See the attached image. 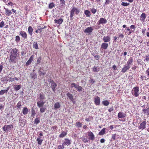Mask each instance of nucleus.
<instances>
[{
	"mask_svg": "<svg viewBox=\"0 0 149 149\" xmlns=\"http://www.w3.org/2000/svg\"><path fill=\"white\" fill-rule=\"evenodd\" d=\"M133 59L132 58H130L128 60L127 63V65L130 66V65H131Z\"/></svg>",
	"mask_w": 149,
	"mask_h": 149,
	"instance_id": "28",
	"label": "nucleus"
},
{
	"mask_svg": "<svg viewBox=\"0 0 149 149\" xmlns=\"http://www.w3.org/2000/svg\"><path fill=\"white\" fill-rule=\"evenodd\" d=\"M76 126L78 127H80L81 126V124L80 122H77L76 123Z\"/></svg>",
	"mask_w": 149,
	"mask_h": 149,
	"instance_id": "52",
	"label": "nucleus"
},
{
	"mask_svg": "<svg viewBox=\"0 0 149 149\" xmlns=\"http://www.w3.org/2000/svg\"><path fill=\"white\" fill-rule=\"evenodd\" d=\"M85 14L87 17H89L91 15V13L89 10H86L85 11Z\"/></svg>",
	"mask_w": 149,
	"mask_h": 149,
	"instance_id": "39",
	"label": "nucleus"
},
{
	"mask_svg": "<svg viewBox=\"0 0 149 149\" xmlns=\"http://www.w3.org/2000/svg\"><path fill=\"white\" fill-rule=\"evenodd\" d=\"M57 128V125H55L52 126V129L53 130H56V129Z\"/></svg>",
	"mask_w": 149,
	"mask_h": 149,
	"instance_id": "61",
	"label": "nucleus"
},
{
	"mask_svg": "<svg viewBox=\"0 0 149 149\" xmlns=\"http://www.w3.org/2000/svg\"><path fill=\"white\" fill-rule=\"evenodd\" d=\"M21 106L22 105L21 102L19 101L18 102L17 105V107L18 108H20Z\"/></svg>",
	"mask_w": 149,
	"mask_h": 149,
	"instance_id": "45",
	"label": "nucleus"
},
{
	"mask_svg": "<svg viewBox=\"0 0 149 149\" xmlns=\"http://www.w3.org/2000/svg\"><path fill=\"white\" fill-rule=\"evenodd\" d=\"M40 120L38 118H36L35 119L34 121V123L35 124L37 125L39 123H40Z\"/></svg>",
	"mask_w": 149,
	"mask_h": 149,
	"instance_id": "42",
	"label": "nucleus"
},
{
	"mask_svg": "<svg viewBox=\"0 0 149 149\" xmlns=\"http://www.w3.org/2000/svg\"><path fill=\"white\" fill-rule=\"evenodd\" d=\"M54 108L59 109L61 107V105L59 102H57L54 104Z\"/></svg>",
	"mask_w": 149,
	"mask_h": 149,
	"instance_id": "27",
	"label": "nucleus"
},
{
	"mask_svg": "<svg viewBox=\"0 0 149 149\" xmlns=\"http://www.w3.org/2000/svg\"><path fill=\"white\" fill-rule=\"evenodd\" d=\"M60 3L62 6H63L65 5V2L64 0H60Z\"/></svg>",
	"mask_w": 149,
	"mask_h": 149,
	"instance_id": "44",
	"label": "nucleus"
},
{
	"mask_svg": "<svg viewBox=\"0 0 149 149\" xmlns=\"http://www.w3.org/2000/svg\"><path fill=\"white\" fill-rule=\"evenodd\" d=\"M110 3V1L109 0H106V2L105 3V4H108L109 3Z\"/></svg>",
	"mask_w": 149,
	"mask_h": 149,
	"instance_id": "63",
	"label": "nucleus"
},
{
	"mask_svg": "<svg viewBox=\"0 0 149 149\" xmlns=\"http://www.w3.org/2000/svg\"><path fill=\"white\" fill-rule=\"evenodd\" d=\"M31 77V78L35 79L37 77V75L36 73L33 72L31 73L30 74Z\"/></svg>",
	"mask_w": 149,
	"mask_h": 149,
	"instance_id": "32",
	"label": "nucleus"
},
{
	"mask_svg": "<svg viewBox=\"0 0 149 149\" xmlns=\"http://www.w3.org/2000/svg\"><path fill=\"white\" fill-rule=\"evenodd\" d=\"M39 97L40 100H45L46 99L45 95L43 93H40L39 94Z\"/></svg>",
	"mask_w": 149,
	"mask_h": 149,
	"instance_id": "30",
	"label": "nucleus"
},
{
	"mask_svg": "<svg viewBox=\"0 0 149 149\" xmlns=\"http://www.w3.org/2000/svg\"><path fill=\"white\" fill-rule=\"evenodd\" d=\"M4 9L5 10L6 15V16H10L12 13L11 11L8 8H4Z\"/></svg>",
	"mask_w": 149,
	"mask_h": 149,
	"instance_id": "18",
	"label": "nucleus"
},
{
	"mask_svg": "<svg viewBox=\"0 0 149 149\" xmlns=\"http://www.w3.org/2000/svg\"><path fill=\"white\" fill-rule=\"evenodd\" d=\"M95 58V59H96L97 60H98L99 59V56L98 55H96L94 56Z\"/></svg>",
	"mask_w": 149,
	"mask_h": 149,
	"instance_id": "64",
	"label": "nucleus"
},
{
	"mask_svg": "<svg viewBox=\"0 0 149 149\" xmlns=\"http://www.w3.org/2000/svg\"><path fill=\"white\" fill-rule=\"evenodd\" d=\"M108 44L107 43L104 42L101 44V48L104 49H106L108 47Z\"/></svg>",
	"mask_w": 149,
	"mask_h": 149,
	"instance_id": "16",
	"label": "nucleus"
},
{
	"mask_svg": "<svg viewBox=\"0 0 149 149\" xmlns=\"http://www.w3.org/2000/svg\"><path fill=\"white\" fill-rule=\"evenodd\" d=\"M96 10L95 8H92L91 9V11L93 14H94L96 12Z\"/></svg>",
	"mask_w": 149,
	"mask_h": 149,
	"instance_id": "58",
	"label": "nucleus"
},
{
	"mask_svg": "<svg viewBox=\"0 0 149 149\" xmlns=\"http://www.w3.org/2000/svg\"><path fill=\"white\" fill-rule=\"evenodd\" d=\"M55 6V4L53 3H51L49 5V8L50 9H52Z\"/></svg>",
	"mask_w": 149,
	"mask_h": 149,
	"instance_id": "38",
	"label": "nucleus"
},
{
	"mask_svg": "<svg viewBox=\"0 0 149 149\" xmlns=\"http://www.w3.org/2000/svg\"><path fill=\"white\" fill-rule=\"evenodd\" d=\"M98 22L99 24H106L107 23V21L106 19L101 18H100Z\"/></svg>",
	"mask_w": 149,
	"mask_h": 149,
	"instance_id": "19",
	"label": "nucleus"
},
{
	"mask_svg": "<svg viewBox=\"0 0 149 149\" xmlns=\"http://www.w3.org/2000/svg\"><path fill=\"white\" fill-rule=\"evenodd\" d=\"M41 69H39V74L40 75H44L45 74V73L42 72V71L41 70Z\"/></svg>",
	"mask_w": 149,
	"mask_h": 149,
	"instance_id": "48",
	"label": "nucleus"
},
{
	"mask_svg": "<svg viewBox=\"0 0 149 149\" xmlns=\"http://www.w3.org/2000/svg\"><path fill=\"white\" fill-rule=\"evenodd\" d=\"M33 29L31 26H29L28 28V32L29 34L31 36L33 34Z\"/></svg>",
	"mask_w": 149,
	"mask_h": 149,
	"instance_id": "21",
	"label": "nucleus"
},
{
	"mask_svg": "<svg viewBox=\"0 0 149 149\" xmlns=\"http://www.w3.org/2000/svg\"><path fill=\"white\" fill-rule=\"evenodd\" d=\"M111 40V37L109 36H105L103 38V40L105 42H109Z\"/></svg>",
	"mask_w": 149,
	"mask_h": 149,
	"instance_id": "11",
	"label": "nucleus"
},
{
	"mask_svg": "<svg viewBox=\"0 0 149 149\" xmlns=\"http://www.w3.org/2000/svg\"><path fill=\"white\" fill-rule=\"evenodd\" d=\"M102 103L104 106H107L109 104V102L107 100L103 101Z\"/></svg>",
	"mask_w": 149,
	"mask_h": 149,
	"instance_id": "31",
	"label": "nucleus"
},
{
	"mask_svg": "<svg viewBox=\"0 0 149 149\" xmlns=\"http://www.w3.org/2000/svg\"><path fill=\"white\" fill-rule=\"evenodd\" d=\"M36 113L35 112V111L34 110H33L32 111V114L31 116L33 117H34L36 115Z\"/></svg>",
	"mask_w": 149,
	"mask_h": 149,
	"instance_id": "57",
	"label": "nucleus"
},
{
	"mask_svg": "<svg viewBox=\"0 0 149 149\" xmlns=\"http://www.w3.org/2000/svg\"><path fill=\"white\" fill-rule=\"evenodd\" d=\"M130 4L129 3H125L122 2L121 3V5L124 6H127Z\"/></svg>",
	"mask_w": 149,
	"mask_h": 149,
	"instance_id": "46",
	"label": "nucleus"
},
{
	"mask_svg": "<svg viewBox=\"0 0 149 149\" xmlns=\"http://www.w3.org/2000/svg\"><path fill=\"white\" fill-rule=\"evenodd\" d=\"M79 10L78 8L75 7H73L70 12V17L71 18H72L73 17L75 13L76 14H77L79 13Z\"/></svg>",
	"mask_w": 149,
	"mask_h": 149,
	"instance_id": "4",
	"label": "nucleus"
},
{
	"mask_svg": "<svg viewBox=\"0 0 149 149\" xmlns=\"http://www.w3.org/2000/svg\"><path fill=\"white\" fill-rule=\"evenodd\" d=\"M67 134L66 132L63 131L59 135V137L61 138H63L66 136Z\"/></svg>",
	"mask_w": 149,
	"mask_h": 149,
	"instance_id": "29",
	"label": "nucleus"
},
{
	"mask_svg": "<svg viewBox=\"0 0 149 149\" xmlns=\"http://www.w3.org/2000/svg\"><path fill=\"white\" fill-rule=\"evenodd\" d=\"M64 148V146L63 145L62 143V145H59L58 146V149H63Z\"/></svg>",
	"mask_w": 149,
	"mask_h": 149,
	"instance_id": "54",
	"label": "nucleus"
},
{
	"mask_svg": "<svg viewBox=\"0 0 149 149\" xmlns=\"http://www.w3.org/2000/svg\"><path fill=\"white\" fill-rule=\"evenodd\" d=\"M94 101L96 105H99L100 102V98L98 96L95 97L94 98Z\"/></svg>",
	"mask_w": 149,
	"mask_h": 149,
	"instance_id": "8",
	"label": "nucleus"
},
{
	"mask_svg": "<svg viewBox=\"0 0 149 149\" xmlns=\"http://www.w3.org/2000/svg\"><path fill=\"white\" fill-rule=\"evenodd\" d=\"M5 25L4 22L3 21H2L0 23V28L3 27Z\"/></svg>",
	"mask_w": 149,
	"mask_h": 149,
	"instance_id": "53",
	"label": "nucleus"
},
{
	"mask_svg": "<svg viewBox=\"0 0 149 149\" xmlns=\"http://www.w3.org/2000/svg\"><path fill=\"white\" fill-rule=\"evenodd\" d=\"M118 117L119 118H123L125 117L126 114L122 112H119L118 113Z\"/></svg>",
	"mask_w": 149,
	"mask_h": 149,
	"instance_id": "22",
	"label": "nucleus"
},
{
	"mask_svg": "<svg viewBox=\"0 0 149 149\" xmlns=\"http://www.w3.org/2000/svg\"><path fill=\"white\" fill-rule=\"evenodd\" d=\"M15 80L17 81L18 80V79L17 77H15L13 78H10L9 80V81L10 82H13V81Z\"/></svg>",
	"mask_w": 149,
	"mask_h": 149,
	"instance_id": "37",
	"label": "nucleus"
},
{
	"mask_svg": "<svg viewBox=\"0 0 149 149\" xmlns=\"http://www.w3.org/2000/svg\"><path fill=\"white\" fill-rule=\"evenodd\" d=\"M145 73L148 77H149V68H148L146 70Z\"/></svg>",
	"mask_w": 149,
	"mask_h": 149,
	"instance_id": "51",
	"label": "nucleus"
},
{
	"mask_svg": "<svg viewBox=\"0 0 149 149\" xmlns=\"http://www.w3.org/2000/svg\"><path fill=\"white\" fill-rule=\"evenodd\" d=\"M50 82L51 83V87L53 91L55 92L56 88L57 86L56 84L52 80L50 81Z\"/></svg>",
	"mask_w": 149,
	"mask_h": 149,
	"instance_id": "5",
	"label": "nucleus"
},
{
	"mask_svg": "<svg viewBox=\"0 0 149 149\" xmlns=\"http://www.w3.org/2000/svg\"><path fill=\"white\" fill-rule=\"evenodd\" d=\"M76 89L78 91L80 92L82 91V87L78 85Z\"/></svg>",
	"mask_w": 149,
	"mask_h": 149,
	"instance_id": "49",
	"label": "nucleus"
},
{
	"mask_svg": "<svg viewBox=\"0 0 149 149\" xmlns=\"http://www.w3.org/2000/svg\"><path fill=\"white\" fill-rule=\"evenodd\" d=\"M146 60L147 61H149V54H147L146 55Z\"/></svg>",
	"mask_w": 149,
	"mask_h": 149,
	"instance_id": "59",
	"label": "nucleus"
},
{
	"mask_svg": "<svg viewBox=\"0 0 149 149\" xmlns=\"http://www.w3.org/2000/svg\"><path fill=\"white\" fill-rule=\"evenodd\" d=\"M93 29L92 27H89L86 28L84 32L88 33L90 34L92 32Z\"/></svg>",
	"mask_w": 149,
	"mask_h": 149,
	"instance_id": "15",
	"label": "nucleus"
},
{
	"mask_svg": "<svg viewBox=\"0 0 149 149\" xmlns=\"http://www.w3.org/2000/svg\"><path fill=\"white\" fill-rule=\"evenodd\" d=\"M19 35L24 39L27 38V34L24 31H21L19 32Z\"/></svg>",
	"mask_w": 149,
	"mask_h": 149,
	"instance_id": "10",
	"label": "nucleus"
},
{
	"mask_svg": "<svg viewBox=\"0 0 149 149\" xmlns=\"http://www.w3.org/2000/svg\"><path fill=\"white\" fill-rule=\"evenodd\" d=\"M130 68V66L127 65H125L123 67V68L121 72H123L125 73L127 70H128Z\"/></svg>",
	"mask_w": 149,
	"mask_h": 149,
	"instance_id": "13",
	"label": "nucleus"
},
{
	"mask_svg": "<svg viewBox=\"0 0 149 149\" xmlns=\"http://www.w3.org/2000/svg\"><path fill=\"white\" fill-rule=\"evenodd\" d=\"M87 134L89 139L92 140H93L95 139L94 135L93 133L91 132H88Z\"/></svg>",
	"mask_w": 149,
	"mask_h": 149,
	"instance_id": "12",
	"label": "nucleus"
},
{
	"mask_svg": "<svg viewBox=\"0 0 149 149\" xmlns=\"http://www.w3.org/2000/svg\"><path fill=\"white\" fill-rule=\"evenodd\" d=\"M7 93V90H2L0 91V95H2L5 93Z\"/></svg>",
	"mask_w": 149,
	"mask_h": 149,
	"instance_id": "35",
	"label": "nucleus"
},
{
	"mask_svg": "<svg viewBox=\"0 0 149 149\" xmlns=\"http://www.w3.org/2000/svg\"><path fill=\"white\" fill-rule=\"evenodd\" d=\"M67 96L69 98V99L71 100V101L73 102L74 99L72 95L70 94V93H68L66 94Z\"/></svg>",
	"mask_w": 149,
	"mask_h": 149,
	"instance_id": "24",
	"label": "nucleus"
},
{
	"mask_svg": "<svg viewBox=\"0 0 149 149\" xmlns=\"http://www.w3.org/2000/svg\"><path fill=\"white\" fill-rule=\"evenodd\" d=\"M40 108V111L42 113L45 112L46 109V107H42Z\"/></svg>",
	"mask_w": 149,
	"mask_h": 149,
	"instance_id": "41",
	"label": "nucleus"
},
{
	"mask_svg": "<svg viewBox=\"0 0 149 149\" xmlns=\"http://www.w3.org/2000/svg\"><path fill=\"white\" fill-rule=\"evenodd\" d=\"M20 40V38L19 36H17L15 37V40L17 42L19 41Z\"/></svg>",
	"mask_w": 149,
	"mask_h": 149,
	"instance_id": "47",
	"label": "nucleus"
},
{
	"mask_svg": "<svg viewBox=\"0 0 149 149\" xmlns=\"http://www.w3.org/2000/svg\"><path fill=\"white\" fill-rule=\"evenodd\" d=\"M105 128L102 129L99 132V135H102L104 134L105 133Z\"/></svg>",
	"mask_w": 149,
	"mask_h": 149,
	"instance_id": "33",
	"label": "nucleus"
},
{
	"mask_svg": "<svg viewBox=\"0 0 149 149\" xmlns=\"http://www.w3.org/2000/svg\"><path fill=\"white\" fill-rule=\"evenodd\" d=\"M123 27L125 28V30L124 31L125 33H127L128 35H130L132 33L134 32L136 27L135 25H131L130 26V28L129 27H127L126 25H124Z\"/></svg>",
	"mask_w": 149,
	"mask_h": 149,
	"instance_id": "2",
	"label": "nucleus"
},
{
	"mask_svg": "<svg viewBox=\"0 0 149 149\" xmlns=\"http://www.w3.org/2000/svg\"><path fill=\"white\" fill-rule=\"evenodd\" d=\"M140 20L141 22H144L145 21L146 17V15L145 13H142L140 16Z\"/></svg>",
	"mask_w": 149,
	"mask_h": 149,
	"instance_id": "20",
	"label": "nucleus"
},
{
	"mask_svg": "<svg viewBox=\"0 0 149 149\" xmlns=\"http://www.w3.org/2000/svg\"><path fill=\"white\" fill-rule=\"evenodd\" d=\"M33 58L34 56L32 55L31 56L29 59L26 62V66H28L31 63L33 59Z\"/></svg>",
	"mask_w": 149,
	"mask_h": 149,
	"instance_id": "14",
	"label": "nucleus"
},
{
	"mask_svg": "<svg viewBox=\"0 0 149 149\" xmlns=\"http://www.w3.org/2000/svg\"><path fill=\"white\" fill-rule=\"evenodd\" d=\"M47 27V26H45L43 27V28H39V29H40L41 30H39V33H42V30L43 29H45Z\"/></svg>",
	"mask_w": 149,
	"mask_h": 149,
	"instance_id": "56",
	"label": "nucleus"
},
{
	"mask_svg": "<svg viewBox=\"0 0 149 149\" xmlns=\"http://www.w3.org/2000/svg\"><path fill=\"white\" fill-rule=\"evenodd\" d=\"M12 127H13V125H5L2 128L4 131L7 132L8 130H10Z\"/></svg>",
	"mask_w": 149,
	"mask_h": 149,
	"instance_id": "6",
	"label": "nucleus"
},
{
	"mask_svg": "<svg viewBox=\"0 0 149 149\" xmlns=\"http://www.w3.org/2000/svg\"><path fill=\"white\" fill-rule=\"evenodd\" d=\"M45 103V102L42 101H40L37 102V105L39 108L43 107L44 104Z\"/></svg>",
	"mask_w": 149,
	"mask_h": 149,
	"instance_id": "17",
	"label": "nucleus"
},
{
	"mask_svg": "<svg viewBox=\"0 0 149 149\" xmlns=\"http://www.w3.org/2000/svg\"><path fill=\"white\" fill-rule=\"evenodd\" d=\"M131 93L133 96L137 97L139 94V87L137 86L134 87L132 90Z\"/></svg>",
	"mask_w": 149,
	"mask_h": 149,
	"instance_id": "3",
	"label": "nucleus"
},
{
	"mask_svg": "<svg viewBox=\"0 0 149 149\" xmlns=\"http://www.w3.org/2000/svg\"><path fill=\"white\" fill-rule=\"evenodd\" d=\"M71 86L72 87H74L75 88H76L78 86V85L74 83H72L71 84Z\"/></svg>",
	"mask_w": 149,
	"mask_h": 149,
	"instance_id": "43",
	"label": "nucleus"
},
{
	"mask_svg": "<svg viewBox=\"0 0 149 149\" xmlns=\"http://www.w3.org/2000/svg\"><path fill=\"white\" fill-rule=\"evenodd\" d=\"M63 20L62 18H60L58 20L55 19L54 22L55 23H56L59 24H60L63 22Z\"/></svg>",
	"mask_w": 149,
	"mask_h": 149,
	"instance_id": "25",
	"label": "nucleus"
},
{
	"mask_svg": "<svg viewBox=\"0 0 149 149\" xmlns=\"http://www.w3.org/2000/svg\"><path fill=\"white\" fill-rule=\"evenodd\" d=\"M41 57H39L37 61V64H39L41 61Z\"/></svg>",
	"mask_w": 149,
	"mask_h": 149,
	"instance_id": "50",
	"label": "nucleus"
},
{
	"mask_svg": "<svg viewBox=\"0 0 149 149\" xmlns=\"http://www.w3.org/2000/svg\"><path fill=\"white\" fill-rule=\"evenodd\" d=\"M6 4L7 5H10L11 6H13V3L11 2H9L8 3H6Z\"/></svg>",
	"mask_w": 149,
	"mask_h": 149,
	"instance_id": "60",
	"label": "nucleus"
},
{
	"mask_svg": "<svg viewBox=\"0 0 149 149\" xmlns=\"http://www.w3.org/2000/svg\"><path fill=\"white\" fill-rule=\"evenodd\" d=\"M36 141H37L39 145H41L42 141V139H41L40 137L38 138L37 139Z\"/></svg>",
	"mask_w": 149,
	"mask_h": 149,
	"instance_id": "34",
	"label": "nucleus"
},
{
	"mask_svg": "<svg viewBox=\"0 0 149 149\" xmlns=\"http://www.w3.org/2000/svg\"><path fill=\"white\" fill-rule=\"evenodd\" d=\"M29 112V109L26 107H24L22 111L23 114L24 115L26 114Z\"/></svg>",
	"mask_w": 149,
	"mask_h": 149,
	"instance_id": "23",
	"label": "nucleus"
},
{
	"mask_svg": "<svg viewBox=\"0 0 149 149\" xmlns=\"http://www.w3.org/2000/svg\"><path fill=\"white\" fill-rule=\"evenodd\" d=\"M71 140L69 139H68L65 138L64 139V142L63 143V145L65 146H69L71 143Z\"/></svg>",
	"mask_w": 149,
	"mask_h": 149,
	"instance_id": "7",
	"label": "nucleus"
},
{
	"mask_svg": "<svg viewBox=\"0 0 149 149\" xmlns=\"http://www.w3.org/2000/svg\"><path fill=\"white\" fill-rule=\"evenodd\" d=\"M33 47L36 49H38V45L37 42H34L33 44Z\"/></svg>",
	"mask_w": 149,
	"mask_h": 149,
	"instance_id": "40",
	"label": "nucleus"
},
{
	"mask_svg": "<svg viewBox=\"0 0 149 149\" xmlns=\"http://www.w3.org/2000/svg\"><path fill=\"white\" fill-rule=\"evenodd\" d=\"M19 56V52L18 49L16 48L12 49L10 52L9 62L13 63H16Z\"/></svg>",
	"mask_w": 149,
	"mask_h": 149,
	"instance_id": "1",
	"label": "nucleus"
},
{
	"mask_svg": "<svg viewBox=\"0 0 149 149\" xmlns=\"http://www.w3.org/2000/svg\"><path fill=\"white\" fill-rule=\"evenodd\" d=\"M143 111L145 113H148L149 112V111L148 109H143Z\"/></svg>",
	"mask_w": 149,
	"mask_h": 149,
	"instance_id": "55",
	"label": "nucleus"
},
{
	"mask_svg": "<svg viewBox=\"0 0 149 149\" xmlns=\"http://www.w3.org/2000/svg\"><path fill=\"white\" fill-rule=\"evenodd\" d=\"M93 70L95 72H98L100 70V68L99 67H94L93 68Z\"/></svg>",
	"mask_w": 149,
	"mask_h": 149,
	"instance_id": "36",
	"label": "nucleus"
},
{
	"mask_svg": "<svg viewBox=\"0 0 149 149\" xmlns=\"http://www.w3.org/2000/svg\"><path fill=\"white\" fill-rule=\"evenodd\" d=\"M146 122L145 121H143L141 123L139 127V129L143 130L146 127Z\"/></svg>",
	"mask_w": 149,
	"mask_h": 149,
	"instance_id": "9",
	"label": "nucleus"
},
{
	"mask_svg": "<svg viewBox=\"0 0 149 149\" xmlns=\"http://www.w3.org/2000/svg\"><path fill=\"white\" fill-rule=\"evenodd\" d=\"M14 88L15 91H18L21 88V85H15L14 86Z\"/></svg>",
	"mask_w": 149,
	"mask_h": 149,
	"instance_id": "26",
	"label": "nucleus"
},
{
	"mask_svg": "<svg viewBox=\"0 0 149 149\" xmlns=\"http://www.w3.org/2000/svg\"><path fill=\"white\" fill-rule=\"evenodd\" d=\"M113 107H111L108 110L109 111L111 112L112 111H113Z\"/></svg>",
	"mask_w": 149,
	"mask_h": 149,
	"instance_id": "62",
	"label": "nucleus"
}]
</instances>
